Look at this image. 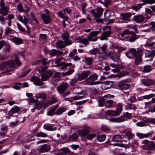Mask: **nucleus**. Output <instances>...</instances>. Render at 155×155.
I'll return each mask as SVG.
<instances>
[{"instance_id": "nucleus-1", "label": "nucleus", "mask_w": 155, "mask_h": 155, "mask_svg": "<svg viewBox=\"0 0 155 155\" xmlns=\"http://www.w3.org/2000/svg\"><path fill=\"white\" fill-rule=\"evenodd\" d=\"M142 53V50L140 49H138L137 50L135 48H131L129 51L126 53V54L129 58L135 57V64L138 65L141 62Z\"/></svg>"}, {"instance_id": "nucleus-2", "label": "nucleus", "mask_w": 155, "mask_h": 155, "mask_svg": "<svg viewBox=\"0 0 155 155\" xmlns=\"http://www.w3.org/2000/svg\"><path fill=\"white\" fill-rule=\"evenodd\" d=\"M16 63L19 66H21V63L17 57H15L14 60L10 61H5L3 64L0 65V71L5 70L6 68L13 69L15 68V64Z\"/></svg>"}, {"instance_id": "nucleus-3", "label": "nucleus", "mask_w": 155, "mask_h": 155, "mask_svg": "<svg viewBox=\"0 0 155 155\" xmlns=\"http://www.w3.org/2000/svg\"><path fill=\"white\" fill-rule=\"evenodd\" d=\"M69 34L68 33L64 32L62 35L63 40L64 41V42L62 41H59L56 44V47L61 49L65 47L66 45L64 43L67 44V45H70L71 44V42L69 39Z\"/></svg>"}, {"instance_id": "nucleus-4", "label": "nucleus", "mask_w": 155, "mask_h": 155, "mask_svg": "<svg viewBox=\"0 0 155 155\" xmlns=\"http://www.w3.org/2000/svg\"><path fill=\"white\" fill-rule=\"evenodd\" d=\"M104 9L103 8L98 7L97 8L96 10L97 13L96 12L94 9H92L91 11V12L92 13L95 18H99L102 15Z\"/></svg>"}, {"instance_id": "nucleus-5", "label": "nucleus", "mask_w": 155, "mask_h": 155, "mask_svg": "<svg viewBox=\"0 0 155 155\" xmlns=\"http://www.w3.org/2000/svg\"><path fill=\"white\" fill-rule=\"evenodd\" d=\"M91 73V71H83L78 74V79L80 81H81L86 78V79L88 75Z\"/></svg>"}, {"instance_id": "nucleus-6", "label": "nucleus", "mask_w": 155, "mask_h": 155, "mask_svg": "<svg viewBox=\"0 0 155 155\" xmlns=\"http://www.w3.org/2000/svg\"><path fill=\"white\" fill-rule=\"evenodd\" d=\"M99 31H95L91 32L89 33V36L87 37V39L90 41H96L97 39V37L93 38V37L97 36L99 34Z\"/></svg>"}, {"instance_id": "nucleus-7", "label": "nucleus", "mask_w": 155, "mask_h": 155, "mask_svg": "<svg viewBox=\"0 0 155 155\" xmlns=\"http://www.w3.org/2000/svg\"><path fill=\"white\" fill-rule=\"evenodd\" d=\"M68 87V85L67 83H62L58 87L57 90L59 94H62L66 90Z\"/></svg>"}, {"instance_id": "nucleus-8", "label": "nucleus", "mask_w": 155, "mask_h": 155, "mask_svg": "<svg viewBox=\"0 0 155 155\" xmlns=\"http://www.w3.org/2000/svg\"><path fill=\"white\" fill-rule=\"evenodd\" d=\"M128 37V39L127 40L131 42L134 41L139 38L138 35H136L133 31L130 32Z\"/></svg>"}, {"instance_id": "nucleus-9", "label": "nucleus", "mask_w": 155, "mask_h": 155, "mask_svg": "<svg viewBox=\"0 0 155 155\" xmlns=\"http://www.w3.org/2000/svg\"><path fill=\"white\" fill-rule=\"evenodd\" d=\"M117 86L121 89L126 90L129 87L130 85L126 83V81L125 80L119 82L117 85Z\"/></svg>"}, {"instance_id": "nucleus-10", "label": "nucleus", "mask_w": 155, "mask_h": 155, "mask_svg": "<svg viewBox=\"0 0 155 155\" xmlns=\"http://www.w3.org/2000/svg\"><path fill=\"white\" fill-rule=\"evenodd\" d=\"M97 76L96 74H93L90 75L86 79V82L87 84H90L94 81L97 80Z\"/></svg>"}, {"instance_id": "nucleus-11", "label": "nucleus", "mask_w": 155, "mask_h": 155, "mask_svg": "<svg viewBox=\"0 0 155 155\" xmlns=\"http://www.w3.org/2000/svg\"><path fill=\"white\" fill-rule=\"evenodd\" d=\"M107 56L111 58L114 62H118L119 61V58L116 53L114 51H111L107 53Z\"/></svg>"}, {"instance_id": "nucleus-12", "label": "nucleus", "mask_w": 155, "mask_h": 155, "mask_svg": "<svg viewBox=\"0 0 155 155\" xmlns=\"http://www.w3.org/2000/svg\"><path fill=\"white\" fill-rule=\"evenodd\" d=\"M32 82L35 81V84L37 86H41L43 84L42 80L40 78L35 77H32L31 79Z\"/></svg>"}, {"instance_id": "nucleus-13", "label": "nucleus", "mask_w": 155, "mask_h": 155, "mask_svg": "<svg viewBox=\"0 0 155 155\" xmlns=\"http://www.w3.org/2000/svg\"><path fill=\"white\" fill-rule=\"evenodd\" d=\"M90 130L88 128H84L78 131V135L81 137H84L89 133Z\"/></svg>"}, {"instance_id": "nucleus-14", "label": "nucleus", "mask_w": 155, "mask_h": 155, "mask_svg": "<svg viewBox=\"0 0 155 155\" xmlns=\"http://www.w3.org/2000/svg\"><path fill=\"white\" fill-rule=\"evenodd\" d=\"M131 16L132 14L130 12L121 13L120 15V19L123 20H127L130 21V20L129 18Z\"/></svg>"}, {"instance_id": "nucleus-15", "label": "nucleus", "mask_w": 155, "mask_h": 155, "mask_svg": "<svg viewBox=\"0 0 155 155\" xmlns=\"http://www.w3.org/2000/svg\"><path fill=\"white\" fill-rule=\"evenodd\" d=\"M76 95L72 97V99L74 100H77L81 99L84 97L86 95L85 92H80L76 93H75Z\"/></svg>"}, {"instance_id": "nucleus-16", "label": "nucleus", "mask_w": 155, "mask_h": 155, "mask_svg": "<svg viewBox=\"0 0 155 155\" xmlns=\"http://www.w3.org/2000/svg\"><path fill=\"white\" fill-rule=\"evenodd\" d=\"M111 33V31L109 30L108 31H106L103 32L101 35L100 38L101 40H107L108 39L107 37L109 36Z\"/></svg>"}, {"instance_id": "nucleus-17", "label": "nucleus", "mask_w": 155, "mask_h": 155, "mask_svg": "<svg viewBox=\"0 0 155 155\" xmlns=\"http://www.w3.org/2000/svg\"><path fill=\"white\" fill-rule=\"evenodd\" d=\"M142 83L145 86H149L154 84L155 82L150 79H144L142 80Z\"/></svg>"}, {"instance_id": "nucleus-18", "label": "nucleus", "mask_w": 155, "mask_h": 155, "mask_svg": "<svg viewBox=\"0 0 155 155\" xmlns=\"http://www.w3.org/2000/svg\"><path fill=\"white\" fill-rule=\"evenodd\" d=\"M50 146L49 145L44 144L39 149V153L48 152L50 150Z\"/></svg>"}, {"instance_id": "nucleus-19", "label": "nucleus", "mask_w": 155, "mask_h": 155, "mask_svg": "<svg viewBox=\"0 0 155 155\" xmlns=\"http://www.w3.org/2000/svg\"><path fill=\"white\" fill-rule=\"evenodd\" d=\"M100 48L103 52V54L101 57V58L103 59L106 58L107 57V55L106 52L107 48V45L104 44Z\"/></svg>"}, {"instance_id": "nucleus-20", "label": "nucleus", "mask_w": 155, "mask_h": 155, "mask_svg": "<svg viewBox=\"0 0 155 155\" xmlns=\"http://www.w3.org/2000/svg\"><path fill=\"white\" fill-rule=\"evenodd\" d=\"M52 74V73L51 71H47L45 75H43L41 77V79L42 81L48 80L49 78Z\"/></svg>"}, {"instance_id": "nucleus-21", "label": "nucleus", "mask_w": 155, "mask_h": 155, "mask_svg": "<svg viewBox=\"0 0 155 155\" xmlns=\"http://www.w3.org/2000/svg\"><path fill=\"white\" fill-rule=\"evenodd\" d=\"M134 20L138 23L143 22L144 18L142 15H138L135 16L134 18Z\"/></svg>"}, {"instance_id": "nucleus-22", "label": "nucleus", "mask_w": 155, "mask_h": 155, "mask_svg": "<svg viewBox=\"0 0 155 155\" xmlns=\"http://www.w3.org/2000/svg\"><path fill=\"white\" fill-rule=\"evenodd\" d=\"M43 127L45 130L50 131L54 130L57 129L56 127H53L51 124L48 123L45 124L44 125Z\"/></svg>"}, {"instance_id": "nucleus-23", "label": "nucleus", "mask_w": 155, "mask_h": 155, "mask_svg": "<svg viewBox=\"0 0 155 155\" xmlns=\"http://www.w3.org/2000/svg\"><path fill=\"white\" fill-rule=\"evenodd\" d=\"M20 108L17 106H15L12 108L8 113V115H12L14 113L18 112L20 110Z\"/></svg>"}, {"instance_id": "nucleus-24", "label": "nucleus", "mask_w": 155, "mask_h": 155, "mask_svg": "<svg viewBox=\"0 0 155 155\" xmlns=\"http://www.w3.org/2000/svg\"><path fill=\"white\" fill-rule=\"evenodd\" d=\"M63 52L60 51L56 50L55 49L51 50L50 52V54L51 56H58L63 54Z\"/></svg>"}, {"instance_id": "nucleus-25", "label": "nucleus", "mask_w": 155, "mask_h": 155, "mask_svg": "<svg viewBox=\"0 0 155 155\" xmlns=\"http://www.w3.org/2000/svg\"><path fill=\"white\" fill-rule=\"evenodd\" d=\"M8 11L9 8L7 6L1 8H0V14L5 16L8 14Z\"/></svg>"}, {"instance_id": "nucleus-26", "label": "nucleus", "mask_w": 155, "mask_h": 155, "mask_svg": "<svg viewBox=\"0 0 155 155\" xmlns=\"http://www.w3.org/2000/svg\"><path fill=\"white\" fill-rule=\"evenodd\" d=\"M41 62L42 64L44 66H46V65L47 64V59L45 58H43L41 60V61H38L36 62L33 63L32 64V65H35L37 64H39Z\"/></svg>"}, {"instance_id": "nucleus-27", "label": "nucleus", "mask_w": 155, "mask_h": 155, "mask_svg": "<svg viewBox=\"0 0 155 155\" xmlns=\"http://www.w3.org/2000/svg\"><path fill=\"white\" fill-rule=\"evenodd\" d=\"M41 18L42 20L45 24H48L51 21V19L49 16H46L45 14H43L41 15Z\"/></svg>"}, {"instance_id": "nucleus-28", "label": "nucleus", "mask_w": 155, "mask_h": 155, "mask_svg": "<svg viewBox=\"0 0 155 155\" xmlns=\"http://www.w3.org/2000/svg\"><path fill=\"white\" fill-rule=\"evenodd\" d=\"M112 83L111 81H105L102 83V87L104 88V89H107L112 86Z\"/></svg>"}, {"instance_id": "nucleus-29", "label": "nucleus", "mask_w": 155, "mask_h": 155, "mask_svg": "<svg viewBox=\"0 0 155 155\" xmlns=\"http://www.w3.org/2000/svg\"><path fill=\"white\" fill-rule=\"evenodd\" d=\"M12 41L14 42L16 45H19L22 43V41L18 37H14L12 39Z\"/></svg>"}, {"instance_id": "nucleus-30", "label": "nucleus", "mask_w": 155, "mask_h": 155, "mask_svg": "<svg viewBox=\"0 0 155 155\" xmlns=\"http://www.w3.org/2000/svg\"><path fill=\"white\" fill-rule=\"evenodd\" d=\"M115 103L111 100H108L106 101V107L110 108L113 107L115 105Z\"/></svg>"}, {"instance_id": "nucleus-31", "label": "nucleus", "mask_w": 155, "mask_h": 155, "mask_svg": "<svg viewBox=\"0 0 155 155\" xmlns=\"http://www.w3.org/2000/svg\"><path fill=\"white\" fill-rule=\"evenodd\" d=\"M72 65V64L71 63H63L62 64H60L56 65H54L55 67H58V66H62L61 67V69L64 70L66 69V68L67 66H71Z\"/></svg>"}, {"instance_id": "nucleus-32", "label": "nucleus", "mask_w": 155, "mask_h": 155, "mask_svg": "<svg viewBox=\"0 0 155 155\" xmlns=\"http://www.w3.org/2000/svg\"><path fill=\"white\" fill-rule=\"evenodd\" d=\"M105 114L108 116H118V113L116 111L113 110H107L105 112Z\"/></svg>"}, {"instance_id": "nucleus-33", "label": "nucleus", "mask_w": 155, "mask_h": 155, "mask_svg": "<svg viewBox=\"0 0 155 155\" xmlns=\"http://www.w3.org/2000/svg\"><path fill=\"white\" fill-rule=\"evenodd\" d=\"M112 140L116 142H121L122 141V138L120 135H115L113 137Z\"/></svg>"}, {"instance_id": "nucleus-34", "label": "nucleus", "mask_w": 155, "mask_h": 155, "mask_svg": "<svg viewBox=\"0 0 155 155\" xmlns=\"http://www.w3.org/2000/svg\"><path fill=\"white\" fill-rule=\"evenodd\" d=\"M48 68V67L47 66H44V67L40 66L39 67L37 68V69L41 74H43Z\"/></svg>"}, {"instance_id": "nucleus-35", "label": "nucleus", "mask_w": 155, "mask_h": 155, "mask_svg": "<svg viewBox=\"0 0 155 155\" xmlns=\"http://www.w3.org/2000/svg\"><path fill=\"white\" fill-rule=\"evenodd\" d=\"M146 146L148 150H153L155 149V143L153 141H150Z\"/></svg>"}, {"instance_id": "nucleus-36", "label": "nucleus", "mask_w": 155, "mask_h": 155, "mask_svg": "<svg viewBox=\"0 0 155 155\" xmlns=\"http://www.w3.org/2000/svg\"><path fill=\"white\" fill-rule=\"evenodd\" d=\"M66 110V109L65 108L63 107H61L58 108L55 114L57 115H60L63 112L65 111Z\"/></svg>"}, {"instance_id": "nucleus-37", "label": "nucleus", "mask_w": 155, "mask_h": 155, "mask_svg": "<svg viewBox=\"0 0 155 155\" xmlns=\"http://www.w3.org/2000/svg\"><path fill=\"white\" fill-rule=\"evenodd\" d=\"M46 35L45 34H41L40 35L39 40L41 43H45L47 41Z\"/></svg>"}, {"instance_id": "nucleus-38", "label": "nucleus", "mask_w": 155, "mask_h": 155, "mask_svg": "<svg viewBox=\"0 0 155 155\" xmlns=\"http://www.w3.org/2000/svg\"><path fill=\"white\" fill-rule=\"evenodd\" d=\"M155 44V43L152 41L151 39H149L147 40L146 43L145 44L144 46L146 47H149L152 46Z\"/></svg>"}, {"instance_id": "nucleus-39", "label": "nucleus", "mask_w": 155, "mask_h": 155, "mask_svg": "<svg viewBox=\"0 0 155 155\" xmlns=\"http://www.w3.org/2000/svg\"><path fill=\"white\" fill-rule=\"evenodd\" d=\"M111 15V12L109 10H107L104 13V20L106 21L109 20Z\"/></svg>"}, {"instance_id": "nucleus-40", "label": "nucleus", "mask_w": 155, "mask_h": 155, "mask_svg": "<svg viewBox=\"0 0 155 155\" xmlns=\"http://www.w3.org/2000/svg\"><path fill=\"white\" fill-rule=\"evenodd\" d=\"M56 108L55 107H54L50 108L49 109H48V112L47 113V115L50 116H52L53 115L54 112L55 111Z\"/></svg>"}, {"instance_id": "nucleus-41", "label": "nucleus", "mask_w": 155, "mask_h": 155, "mask_svg": "<svg viewBox=\"0 0 155 155\" xmlns=\"http://www.w3.org/2000/svg\"><path fill=\"white\" fill-rule=\"evenodd\" d=\"M43 104L42 102H36L34 105L35 108L38 110H40L41 109L43 106Z\"/></svg>"}, {"instance_id": "nucleus-42", "label": "nucleus", "mask_w": 155, "mask_h": 155, "mask_svg": "<svg viewBox=\"0 0 155 155\" xmlns=\"http://www.w3.org/2000/svg\"><path fill=\"white\" fill-rule=\"evenodd\" d=\"M110 120L112 122H121L125 121V119L120 117H117L115 118L110 119Z\"/></svg>"}, {"instance_id": "nucleus-43", "label": "nucleus", "mask_w": 155, "mask_h": 155, "mask_svg": "<svg viewBox=\"0 0 155 155\" xmlns=\"http://www.w3.org/2000/svg\"><path fill=\"white\" fill-rule=\"evenodd\" d=\"M93 61V58H91L85 57L84 58V62L88 65L91 64Z\"/></svg>"}, {"instance_id": "nucleus-44", "label": "nucleus", "mask_w": 155, "mask_h": 155, "mask_svg": "<svg viewBox=\"0 0 155 155\" xmlns=\"http://www.w3.org/2000/svg\"><path fill=\"white\" fill-rule=\"evenodd\" d=\"M137 135L140 139H143L144 138H147L150 136L149 134H143L141 133H138Z\"/></svg>"}, {"instance_id": "nucleus-45", "label": "nucleus", "mask_w": 155, "mask_h": 155, "mask_svg": "<svg viewBox=\"0 0 155 155\" xmlns=\"http://www.w3.org/2000/svg\"><path fill=\"white\" fill-rule=\"evenodd\" d=\"M35 97L36 98L45 99L46 98V96L45 94L43 93H38L35 95Z\"/></svg>"}, {"instance_id": "nucleus-46", "label": "nucleus", "mask_w": 155, "mask_h": 155, "mask_svg": "<svg viewBox=\"0 0 155 155\" xmlns=\"http://www.w3.org/2000/svg\"><path fill=\"white\" fill-rule=\"evenodd\" d=\"M151 66L150 65H146L144 66L143 69L142 70V71L144 72H149L151 71Z\"/></svg>"}, {"instance_id": "nucleus-47", "label": "nucleus", "mask_w": 155, "mask_h": 155, "mask_svg": "<svg viewBox=\"0 0 155 155\" xmlns=\"http://www.w3.org/2000/svg\"><path fill=\"white\" fill-rule=\"evenodd\" d=\"M78 137L76 134H73L72 135L70 136L69 137V140L70 141H72L74 140H76L78 139Z\"/></svg>"}, {"instance_id": "nucleus-48", "label": "nucleus", "mask_w": 155, "mask_h": 155, "mask_svg": "<svg viewBox=\"0 0 155 155\" xmlns=\"http://www.w3.org/2000/svg\"><path fill=\"white\" fill-rule=\"evenodd\" d=\"M104 100H105L104 99L103 97H99L98 98V101H99V105L100 107H103V106L105 104V102H104Z\"/></svg>"}, {"instance_id": "nucleus-49", "label": "nucleus", "mask_w": 155, "mask_h": 155, "mask_svg": "<svg viewBox=\"0 0 155 155\" xmlns=\"http://www.w3.org/2000/svg\"><path fill=\"white\" fill-rule=\"evenodd\" d=\"M122 106L121 104L119 103L117 105V109L116 111L117 113H118V115H119L121 113L122 110Z\"/></svg>"}, {"instance_id": "nucleus-50", "label": "nucleus", "mask_w": 155, "mask_h": 155, "mask_svg": "<svg viewBox=\"0 0 155 155\" xmlns=\"http://www.w3.org/2000/svg\"><path fill=\"white\" fill-rule=\"evenodd\" d=\"M126 107L127 109H132L134 110H135L137 109L135 105L132 104H128V105L126 106Z\"/></svg>"}, {"instance_id": "nucleus-51", "label": "nucleus", "mask_w": 155, "mask_h": 155, "mask_svg": "<svg viewBox=\"0 0 155 155\" xmlns=\"http://www.w3.org/2000/svg\"><path fill=\"white\" fill-rule=\"evenodd\" d=\"M106 138V135L103 134L98 136L97 138L98 140L100 142H102L105 140Z\"/></svg>"}, {"instance_id": "nucleus-52", "label": "nucleus", "mask_w": 155, "mask_h": 155, "mask_svg": "<svg viewBox=\"0 0 155 155\" xmlns=\"http://www.w3.org/2000/svg\"><path fill=\"white\" fill-rule=\"evenodd\" d=\"M96 136V135L95 133H92L90 134L89 133L87 135V138L88 140H91L94 138Z\"/></svg>"}, {"instance_id": "nucleus-53", "label": "nucleus", "mask_w": 155, "mask_h": 155, "mask_svg": "<svg viewBox=\"0 0 155 155\" xmlns=\"http://www.w3.org/2000/svg\"><path fill=\"white\" fill-rule=\"evenodd\" d=\"M10 45L8 44H6L4 47L3 50L5 53H8L10 51Z\"/></svg>"}, {"instance_id": "nucleus-54", "label": "nucleus", "mask_w": 155, "mask_h": 155, "mask_svg": "<svg viewBox=\"0 0 155 155\" xmlns=\"http://www.w3.org/2000/svg\"><path fill=\"white\" fill-rule=\"evenodd\" d=\"M36 136L37 137H47L48 135L42 132H40L37 134Z\"/></svg>"}, {"instance_id": "nucleus-55", "label": "nucleus", "mask_w": 155, "mask_h": 155, "mask_svg": "<svg viewBox=\"0 0 155 155\" xmlns=\"http://www.w3.org/2000/svg\"><path fill=\"white\" fill-rule=\"evenodd\" d=\"M99 50L97 48H95L90 51L89 52L91 54H95L98 53Z\"/></svg>"}, {"instance_id": "nucleus-56", "label": "nucleus", "mask_w": 155, "mask_h": 155, "mask_svg": "<svg viewBox=\"0 0 155 155\" xmlns=\"http://www.w3.org/2000/svg\"><path fill=\"white\" fill-rule=\"evenodd\" d=\"M155 96V94H151L147 95H146L142 96V98L145 99H149Z\"/></svg>"}, {"instance_id": "nucleus-57", "label": "nucleus", "mask_w": 155, "mask_h": 155, "mask_svg": "<svg viewBox=\"0 0 155 155\" xmlns=\"http://www.w3.org/2000/svg\"><path fill=\"white\" fill-rule=\"evenodd\" d=\"M131 144L132 147L135 148H137L139 145L137 141L135 140H134L132 141Z\"/></svg>"}, {"instance_id": "nucleus-58", "label": "nucleus", "mask_w": 155, "mask_h": 155, "mask_svg": "<svg viewBox=\"0 0 155 155\" xmlns=\"http://www.w3.org/2000/svg\"><path fill=\"white\" fill-rule=\"evenodd\" d=\"M88 40L86 38H84L82 39H80L79 42L86 45L88 44Z\"/></svg>"}, {"instance_id": "nucleus-59", "label": "nucleus", "mask_w": 155, "mask_h": 155, "mask_svg": "<svg viewBox=\"0 0 155 155\" xmlns=\"http://www.w3.org/2000/svg\"><path fill=\"white\" fill-rule=\"evenodd\" d=\"M17 8L19 11L21 12H24V9L23 8V6L21 3H19L17 5Z\"/></svg>"}, {"instance_id": "nucleus-60", "label": "nucleus", "mask_w": 155, "mask_h": 155, "mask_svg": "<svg viewBox=\"0 0 155 155\" xmlns=\"http://www.w3.org/2000/svg\"><path fill=\"white\" fill-rule=\"evenodd\" d=\"M130 32L128 30H125L123 32H121L120 34V35L122 37H124V36L130 34Z\"/></svg>"}, {"instance_id": "nucleus-61", "label": "nucleus", "mask_w": 155, "mask_h": 155, "mask_svg": "<svg viewBox=\"0 0 155 155\" xmlns=\"http://www.w3.org/2000/svg\"><path fill=\"white\" fill-rule=\"evenodd\" d=\"M101 130L108 133L110 131V129L106 126H102L101 127Z\"/></svg>"}, {"instance_id": "nucleus-62", "label": "nucleus", "mask_w": 155, "mask_h": 155, "mask_svg": "<svg viewBox=\"0 0 155 155\" xmlns=\"http://www.w3.org/2000/svg\"><path fill=\"white\" fill-rule=\"evenodd\" d=\"M114 97V96L113 95H111L110 94H107L105 95L103 97L104 99L105 100H107L108 99L110 98H113Z\"/></svg>"}, {"instance_id": "nucleus-63", "label": "nucleus", "mask_w": 155, "mask_h": 155, "mask_svg": "<svg viewBox=\"0 0 155 155\" xmlns=\"http://www.w3.org/2000/svg\"><path fill=\"white\" fill-rule=\"evenodd\" d=\"M126 135L127 137V138L129 140H130L132 139L133 137V134L132 133L130 132H127L126 134Z\"/></svg>"}, {"instance_id": "nucleus-64", "label": "nucleus", "mask_w": 155, "mask_h": 155, "mask_svg": "<svg viewBox=\"0 0 155 155\" xmlns=\"http://www.w3.org/2000/svg\"><path fill=\"white\" fill-rule=\"evenodd\" d=\"M17 25L19 30L21 31H25V30L23 28L19 23H17Z\"/></svg>"}]
</instances>
